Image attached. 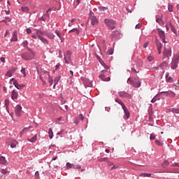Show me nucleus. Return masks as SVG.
Returning a JSON list of instances; mask_svg holds the SVG:
<instances>
[{"instance_id": "obj_36", "label": "nucleus", "mask_w": 179, "mask_h": 179, "mask_svg": "<svg viewBox=\"0 0 179 179\" xmlns=\"http://www.w3.org/2000/svg\"><path fill=\"white\" fill-rule=\"evenodd\" d=\"M72 166H73V164H71L69 162L66 163V167L68 170H69V169H72Z\"/></svg>"}, {"instance_id": "obj_56", "label": "nucleus", "mask_w": 179, "mask_h": 179, "mask_svg": "<svg viewBox=\"0 0 179 179\" xmlns=\"http://www.w3.org/2000/svg\"><path fill=\"white\" fill-rule=\"evenodd\" d=\"M148 45H149V42H146L145 43H144L143 47L144 48H148Z\"/></svg>"}, {"instance_id": "obj_6", "label": "nucleus", "mask_w": 179, "mask_h": 179, "mask_svg": "<svg viewBox=\"0 0 179 179\" xmlns=\"http://www.w3.org/2000/svg\"><path fill=\"white\" fill-rule=\"evenodd\" d=\"M128 82L129 83H130L131 85V86H134V87H141V82L139 81V80L137 79H131L129 78L128 79Z\"/></svg>"}, {"instance_id": "obj_1", "label": "nucleus", "mask_w": 179, "mask_h": 179, "mask_svg": "<svg viewBox=\"0 0 179 179\" xmlns=\"http://www.w3.org/2000/svg\"><path fill=\"white\" fill-rule=\"evenodd\" d=\"M115 101L116 103H118L120 106H122V108H123L124 115V120H128L129 118V111L128 110V108H127V106L124 104V102L120 99V98H116L115 99Z\"/></svg>"}, {"instance_id": "obj_39", "label": "nucleus", "mask_w": 179, "mask_h": 179, "mask_svg": "<svg viewBox=\"0 0 179 179\" xmlns=\"http://www.w3.org/2000/svg\"><path fill=\"white\" fill-rule=\"evenodd\" d=\"M150 141H153V140L156 139V135L155 134H151L150 136Z\"/></svg>"}, {"instance_id": "obj_38", "label": "nucleus", "mask_w": 179, "mask_h": 179, "mask_svg": "<svg viewBox=\"0 0 179 179\" xmlns=\"http://www.w3.org/2000/svg\"><path fill=\"white\" fill-rule=\"evenodd\" d=\"M15 87L17 88V89H18V90H20V89H23V87H24V85H17L16 86H15Z\"/></svg>"}, {"instance_id": "obj_19", "label": "nucleus", "mask_w": 179, "mask_h": 179, "mask_svg": "<svg viewBox=\"0 0 179 179\" xmlns=\"http://www.w3.org/2000/svg\"><path fill=\"white\" fill-rule=\"evenodd\" d=\"M0 164H8V161H6V158L3 156H0Z\"/></svg>"}, {"instance_id": "obj_22", "label": "nucleus", "mask_w": 179, "mask_h": 179, "mask_svg": "<svg viewBox=\"0 0 179 179\" xmlns=\"http://www.w3.org/2000/svg\"><path fill=\"white\" fill-rule=\"evenodd\" d=\"M17 40V31H14L13 34V37L11 38V42L12 41H16Z\"/></svg>"}, {"instance_id": "obj_63", "label": "nucleus", "mask_w": 179, "mask_h": 179, "mask_svg": "<svg viewBox=\"0 0 179 179\" xmlns=\"http://www.w3.org/2000/svg\"><path fill=\"white\" fill-rule=\"evenodd\" d=\"M107 163H108V166H113L114 165V164H113V162H110L108 161H107Z\"/></svg>"}, {"instance_id": "obj_28", "label": "nucleus", "mask_w": 179, "mask_h": 179, "mask_svg": "<svg viewBox=\"0 0 179 179\" xmlns=\"http://www.w3.org/2000/svg\"><path fill=\"white\" fill-rule=\"evenodd\" d=\"M59 79H61V77H59V76H57L55 78V80H54L55 84H54V86H53L54 88L55 87V86L57 85L58 82H59Z\"/></svg>"}, {"instance_id": "obj_57", "label": "nucleus", "mask_w": 179, "mask_h": 179, "mask_svg": "<svg viewBox=\"0 0 179 179\" xmlns=\"http://www.w3.org/2000/svg\"><path fill=\"white\" fill-rule=\"evenodd\" d=\"M16 69H17L15 68V67H13L10 71H11L12 73H13L16 71Z\"/></svg>"}, {"instance_id": "obj_33", "label": "nucleus", "mask_w": 179, "mask_h": 179, "mask_svg": "<svg viewBox=\"0 0 179 179\" xmlns=\"http://www.w3.org/2000/svg\"><path fill=\"white\" fill-rule=\"evenodd\" d=\"M166 66H167V62H162L160 65L159 67L160 68H163L164 69V68H166Z\"/></svg>"}, {"instance_id": "obj_59", "label": "nucleus", "mask_w": 179, "mask_h": 179, "mask_svg": "<svg viewBox=\"0 0 179 179\" xmlns=\"http://www.w3.org/2000/svg\"><path fill=\"white\" fill-rule=\"evenodd\" d=\"M39 31L40 34H41L42 36H45L46 32H44L43 31Z\"/></svg>"}, {"instance_id": "obj_43", "label": "nucleus", "mask_w": 179, "mask_h": 179, "mask_svg": "<svg viewBox=\"0 0 179 179\" xmlns=\"http://www.w3.org/2000/svg\"><path fill=\"white\" fill-rule=\"evenodd\" d=\"M108 159H107V157H105V158H100L99 159V162H108Z\"/></svg>"}, {"instance_id": "obj_61", "label": "nucleus", "mask_w": 179, "mask_h": 179, "mask_svg": "<svg viewBox=\"0 0 179 179\" xmlns=\"http://www.w3.org/2000/svg\"><path fill=\"white\" fill-rule=\"evenodd\" d=\"M31 37H32V38H35V40H36V38H37V35H36V34H32V35H31Z\"/></svg>"}, {"instance_id": "obj_25", "label": "nucleus", "mask_w": 179, "mask_h": 179, "mask_svg": "<svg viewBox=\"0 0 179 179\" xmlns=\"http://www.w3.org/2000/svg\"><path fill=\"white\" fill-rule=\"evenodd\" d=\"M48 135L50 139H52L54 138V132H52V129L50 128L48 131Z\"/></svg>"}, {"instance_id": "obj_21", "label": "nucleus", "mask_w": 179, "mask_h": 179, "mask_svg": "<svg viewBox=\"0 0 179 179\" xmlns=\"http://www.w3.org/2000/svg\"><path fill=\"white\" fill-rule=\"evenodd\" d=\"M21 10L24 13H29V12H30V8H29L28 6H22L21 7Z\"/></svg>"}, {"instance_id": "obj_50", "label": "nucleus", "mask_w": 179, "mask_h": 179, "mask_svg": "<svg viewBox=\"0 0 179 179\" xmlns=\"http://www.w3.org/2000/svg\"><path fill=\"white\" fill-rule=\"evenodd\" d=\"M148 61H149L150 62H152V61H153V57L148 56Z\"/></svg>"}, {"instance_id": "obj_13", "label": "nucleus", "mask_w": 179, "mask_h": 179, "mask_svg": "<svg viewBox=\"0 0 179 179\" xmlns=\"http://www.w3.org/2000/svg\"><path fill=\"white\" fill-rule=\"evenodd\" d=\"M83 120H85V117L83 114H80L78 117L75 118L74 122L78 125V124H79V121H83Z\"/></svg>"}, {"instance_id": "obj_18", "label": "nucleus", "mask_w": 179, "mask_h": 179, "mask_svg": "<svg viewBox=\"0 0 179 179\" xmlns=\"http://www.w3.org/2000/svg\"><path fill=\"white\" fill-rule=\"evenodd\" d=\"M99 78L103 80V82H110L111 78L110 77L106 78V76L104 74L99 75Z\"/></svg>"}, {"instance_id": "obj_53", "label": "nucleus", "mask_w": 179, "mask_h": 179, "mask_svg": "<svg viewBox=\"0 0 179 179\" xmlns=\"http://www.w3.org/2000/svg\"><path fill=\"white\" fill-rule=\"evenodd\" d=\"M142 27V24H138L136 25V29H141Z\"/></svg>"}, {"instance_id": "obj_45", "label": "nucleus", "mask_w": 179, "mask_h": 179, "mask_svg": "<svg viewBox=\"0 0 179 179\" xmlns=\"http://www.w3.org/2000/svg\"><path fill=\"white\" fill-rule=\"evenodd\" d=\"M99 9L101 11L107 10V8H106V7H103V6L99 7Z\"/></svg>"}, {"instance_id": "obj_26", "label": "nucleus", "mask_w": 179, "mask_h": 179, "mask_svg": "<svg viewBox=\"0 0 179 179\" xmlns=\"http://www.w3.org/2000/svg\"><path fill=\"white\" fill-rule=\"evenodd\" d=\"M162 17H163V15H159L157 16L156 22L157 23H162Z\"/></svg>"}, {"instance_id": "obj_29", "label": "nucleus", "mask_w": 179, "mask_h": 179, "mask_svg": "<svg viewBox=\"0 0 179 179\" xmlns=\"http://www.w3.org/2000/svg\"><path fill=\"white\" fill-rule=\"evenodd\" d=\"M29 142H36L37 141V134H36L34 137H32L31 139H28Z\"/></svg>"}, {"instance_id": "obj_47", "label": "nucleus", "mask_w": 179, "mask_h": 179, "mask_svg": "<svg viewBox=\"0 0 179 179\" xmlns=\"http://www.w3.org/2000/svg\"><path fill=\"white\" fill-rule=\"evenodd\" d=\"M72 169H80V166L73 164Z\"/></svg>"}, {"instance_id": "obj_51", "label": "nucleus", "mask_w": 179, "mask_h": 179, "mask_svg": "<svg viewBox=\"0 0 179 179\" xmlns=\"http://www.w3.org/2000/svg\"><path fill=\"white\" fill-rule=\"evenodd\" d=\"M113 50H109L108 51V52H107V54L108 55H113Z\"/></svg>"}, {"instance_id": "obj_12", "label": "nucleus", "mask_w": 179, "mask_h": 179, "mask_svg": "<svg viewBox=\"0 0 179 179\" xmlns=\"http://www.w3.org/2000/svg\"><path fill=\"white\" fill-rule=\"evenodd\" d=\"M162 94H163V92H159L157 94L152 100L151 103H156L158 100H160V97L162 96Z\"/></svg>"}, {"instance_id": "obj_15", "label": "nucleus", "mask_w": 179, "mask_h": 179, "mask_svg": "<svg viewBox=\"0 0 179 179\" xmlns=\"http://www.w3.org/2000/svg\"><path fill=\"white\" fill-rule=\"evenodd\" d=\"M19 97V93L16 90H13L12 94H11V99L13 100H15Z\"/></svg>"}, {"instance_id": "obj_32", "label": "nucleus", "mask_w": 179, "mask_h": 179, "mask_svg": "<svg viewBox=\"0 0 179 179\" xmlns=\"http://www.w3.org/2000/svg\"><path fill=\"white\" fill-rule=\"evenodd\" d=\"M1 174H8V173H9V171H8L7 169H2L1 170Z\"/></svg>"}, {"instance_id": "obj_48", "label": "nucleus", "mask_w": 179, "mask_h": 179, "mask_svg": "<svg viewBox=\"0 0 179 179\" xmlns=\"http://www.w3.org/2000/svg\"><path fill=\"white\" fill-rule=\"evenodd\" d=\"M141 176H144V177H150V176H152V174H150V173H143V174H141Z\"/></svg>"}, {"instance_id": "obj_27", "label": "nucleus", "mask_w": 179, "mask_h": 179, "mask_svg": "<svg viewBox=\"0 0 179 179\" xmlns=\"http://www.w3.org/2000/svg\"><path fill=\"white\" fill-rule=\"evenodd\" d=\"M5 106L8 113H9V100H5Z\"/></svg>"}, {"instance_id": "obj_3", "label": "nucleus", "mask_w": 179, "mask_h": 179, "mask_svg": "<svg viewBox=\"0 0 179 179\" xmlns=\"http://www.w3.org/2000/svg\"><path fill=\"white\" fill-rule=\"evenodd\" d=\"M105 24L109 30H114L115 29V21L110 19H105Z\"/></svg>"}, {"instance_id": "obj_54", "label": "nucleus", "mask_w": 179, "mask_h": 179, "mask_svg": "<svg viewBox=\"0 0 179 179\" xmlns=\"http://www.w3.org/2000/svg\"><path fill=\"white\" fill-rule=\"evenodd\" d=\"M171 30H172L173 33H174V34H177V29H174V27H172Z\"/></svg>"}, {"instance_id": "obj_10", "label": "nucleus", "mask_w": 179, "mask_h": 179, "mask_svg": "<svg viewBox=\"0 0 179 179\" xmlns=\"http://www.w3.org/2000/svg\"><path fill=\"white\" fill-rule=\"evenodd\" d=\"M155 44L157 45V50L158 51V54H162V43L159 41V40L156 39L155 40Z\"/></svg>"}, {"instance_id": "obj_58", "label": "nucleus", "mask_w": 179, "mask_h": 179, "mask_svg": "<svg viewBox=\"0 0 179 179\" xmlns=\"http://www.w3.org/2000/svg\"><path fill=\"white\" fill-rule=\"evenodd\" d=\"M162 93H166V96H170V91H167V92H162Z\"/></svg>"}, {"instance_id": "obj_55", "label": "nucleus", "mask_w": 179, "mask_h": 179, "mask_svg": "<svg viewBox=\"0 0 179 179\" xmlns=\"http://www.w3.org/2000/svg\"><path fill=\"white\" fill-rule=\"evenodd\" d=\"M27 34H31V30L30 29V28L27 29Z\"/></svg>"}, {"instance_id": "obj_23", "label": "nucleus", "mask_w": 179, "mask_h": 179, "mask_svg": "<svg viewBox=\"0 0 179 179\" xmlns=\"http://www.w3.org/2000/svg\"><path fill=\"white\" fill-rule=\"evenodd\" d=\"M16 145H17V141H16V140H12L10 141V146L12 148V149L16 148Z\"/></svg>"}, {"instance_id": "obj_41", "label": "nucleus", "mask_w": 179, "mask_h": 179, "mask_svg": "<svg viewBox=\"0 0 179 179\" xmlns=\"http://www.w3.org/2000/svg\"><path fill=\"white\" fill-rule=\"evenodd\" d=\"M13 74V73H12V71L8 70V72L6 73V76H8L10 78V76H12Z\"/></svg>"}, {"instance_id": "obj_2", "label": "nucleus", "mask_w": 179, "mask_h": 179, "mask_svg": "<svg viewBox=\"0 0 179 179\" xmlns=\"http://www.w3.org/2000/svg\"><path fill=\"white\" fill-rule=\"evenodd\" d=\"M22 59L25 61H30V59H33L34 58V52L33 51L29 50V52L22 53L21 55Z\"/></svg>"}, {"instance_id": "obj_4", "label": "nucleus", "mask_w": 179, "mask_h": 179, "mask_svg": "<svg viewBox=\"0 0 179 179\" xmlns=\"http://www.w3.org/2000/svg\"><path fill=\"white\" fill-rule=\"evenodd\" d=\"M90 17L91 19V23L92 26H96V24H99V20L94 16V13H93V11L90 10Z\"/></svg>"}, {"instance_id": "obj_64", "label": "nucleus", "mask_w": 179, "mask_h": 179, "mask_svg": "<svg viewBox=\"0 0 179 179\" xmlns=\"http://www.w3.org/2000/svg\"><path fill=\"white\" fill-rule=\"evenodd\" d=\"M0 59H1V62L5 63V59L3 57H1Z\"/></svg>"}, {"instance_id": "obj_49", "label": "nucleus", "mask_w": 179, "mask_h": 179, "mask_svg": "<svg viewBox=\"0 0 179 179\" xmlns=\"http://www.w3.org/2000/svg\"><path fill=\"white\" fill-rule=\"evenodd\" d=\"M170 96L171 97H176V93L173 92L172 91H170Z\"/></svg>"}, {"instance_id": "obj_46", "label": "nucleus", "mask_w": 179, "mask_h": 179, "mask_svg": "<svg viewBox=\"0 0 179 179\" xmlns=\"http://www.w3.org/2000/svg\"><path fill=\"white\" fill-rule=\"evenodd\" d=\"M27 44H29V42H27V41H24L22 43L23 47H27Z\"/></svg>"}, {"instance_id": "obj_31", "label": "nucleus", "mask_w": 179, "mask_h": 179, "mask_svg": "<svg viewBox=\"0 0 179 179\" xmlns=\"http://www.w3.org/2000/svg\"><path fill=\"white\" fill-rule=\"evenodd\" d=\"M171 113H175L176 114H179V109L178 108H171L170 109Z\"/></svg>"}, {"instance_id": "obj_62", "label": "nucleus", "mask_w": 179, "mask_h": 179, "mask_svg": "<svg viewBox=\"0 0 179 179\" xmlns=\"http://www.w3.org/2000/svg\"><path fill=\"white\" fill-rule=\"evenodd\" d=\"M19 83H17V80H14L13 82V85L14 86L16 87V85H17Z\"/></svg>"}, {"instance_id": "obj_16", "label": "nucleus", "mask_w": 179, "mask_h": 179, "mask_svg": "<svg viewBox=\"0 0 179 179\" xmlns=\"http://www.w3.org/2000/svg\"><path fill=\"white\" fill-rule=\"evenodd\" d=\"M38 38H39V40H41V41H42V43H43V44H49L50 43L48 42V40H47V38L43 37L41 35H38Z\"/></svg>"}, {"instance_id": "obj_17", "label": "nucleus", "mask_w": 179, "mask_h": 179, "mask_svg": "<svg viewBox=\"0 0 179 179\" xmlns=\"http://www.w3.org/2000/svg\"><path fill=\"white\" fill-rule=\"evenodd\" d=\"M45 36L50 40H54V38H55V35H54L53 33L46 32L45 34Z\"/></svg>"}, {"instance_id": "obj_37", "label": "nucleus", "mask_w": 179, "mask_h": 179, "mask_svg": "<svg viewBox=\"0 0 179 179\" xmlns=\"http://www.w3.org/2000/svg\"><path fill=\"white\" fill-rule=\"evenodd\" d=\"M155 143H156V145H157L158 146H163V143L161 142V141H159V140H155Z\"/></svg>"}, {"instance_id": "obj_42", "label": "nucleus", "mask_w": 179, "mask_h": 179, "mask_svg": "<svg viewBox=\"0 0 179 179\" xmlns=\"http://www.w3.org/2000/svg\"><path fill=\"white\" fill-rule=\"evenodd\" d=\"M21 73H23L24 78V77L26 76V69L22 68V69H21Z\"/></svg>"}, {"instance_id": "obj_8", "label": "nucleus", "mask_w": 179, "mask_h": 179, "mask_svg": "<svg viewBox=\"0 0 179 179\" xmlns=\"http://www.w3.org/2000/svg\"><path fill=\"white\" fill-rule=\"evenodd\" d=\"M164 58H169V57H171V48L170 46L164 47Z\"/></svg>"}, {"instance_id": "obj_30", "label": "nucleus", "mask_w": 179, "mask_h": 179, "mask_svg": "<svg viewBox=\"0 0 179 179\" xmlns=\"http://www.w3.org/2000/svg\"><path fill=\"white\" fill-rule=\"evenodd\" d=\"M166 82L169 83H171V82H173V78L169 76V75H166Z\"/></svg>"}, {"instance_id": "obj_60", "label": "nucleus", "mask_w": 179, "mask_h": 179, "mask_svg": "<svg viewBox=\"0 0 179 179\" xmlns=\"http://www.w3.org/2000/svg\"><path fill=\"white\" fill-rule=\"evenodd\" d=\"M64 108H65V109H63V111H65V112H66V111H68V106H64Z\"/></svg>"}, {"instance_id": "obj_24", "label": "nucleus", "mask_w": 179, "mask_h": 179, "mask_svg": "<svg viewBox=\"0 0 179 179\" xmlns=\"http://www.w3.org/2000/svg\"><path fill=\"white\" fill-rule=\"evenodd\" d=\"M169 164H170V163L169 162V161L165 160V161H164V162L162 164V166L163 169H166V167H169Z\"/></svg>"}, {"instance_id": "obj_40", "label": "nucleus", "mask_w": 179, "mask_h": 179, "mask_svg": "<svg viewBox=\"0 0 179 179\" xmlns=\"http://www.w3.org/2000/svg\"><path fill=\"white\" fill-rule=\"evenodd\" d=\"M55 34H57V37H59V38H61V37H62V34H61V32H59V31H58V30L55 31Z\"/></svg>"}, {"instance_id": "obj_5", "label": "nucleus", "mask_w": 179, "mask_h": 179, "mask_svg": "<svg viewBox=\"0 0 179 179\" xmlns=\"http://www.w3.org/2000/svg\"><path fill=\"white\" fill-rule=\"evenodd\" d=\"M179 56L176 55L173 57L171 62V69H176L178 66Z\"/></svg>"}, {"instance_id": "obj_20", "label": "nucleus", "mask_w": 179, "mask_h": 179, "mask_svg": "<svg viewBox=\"0 0 179 179\" xmlns=\"http://www.w3.org/2000/svg\"><path fill=\"white\" fill-rule=\"evenodd\" d=\"M31 129V127L24 128L22 131L20 133V136H23V135H24V132H29V131H30Z\"/></svg>"}, {"instance_id": "obj_35", "label": "nucleus", "mask_w": 179, "mask_h": 179, "mask_svg": "<svg viewBox=\"0 0 179 179\" xmlns=\"http://www.w3.org/2000/svg\"><path fill=\"white\" fill-rule=\"evenodd\" d=\"M173 8H174V7L173 6V5L169 4V5H168V10H169V12H173Z\"/></svg>"}, {"instance_id": "obj_34", "label": "nucleus", "mask_w": 179, "mask_h": 179, "mask_svg": "<svg viewBox=\"0 0 179 179\" xmlns=\"http://www.w3.org/2000/svg\"><path fill=\"white\" fill-rule=\"evenodd\" d=\"M73 32L78 34L79 30H78V29H76V28H73V29L69 31V33H73Z\"/></svg>"}, {"instance_id": "obj_7", "label": "nucleus", "mask_w": 179, "mask_h": 179, "mask_svg": "<svg viewBox=\"0 0 179 179\" xmlns=\"http://www.w3.org/2000/svg\"><path fill=\"white\" fill-rule=\"evenodd\" d=\"M71 55H72V52L69 50H67L64 54V61L65 64H71L72 61H71Z\"/></svg>"}, {"instance_id": "obj_11", "label": "nucleus", "mask_w": 179, "mask_h": 179, "mask_svg": "<svg viewBox=\"0 0 179 179\" xmlns=\"http://www.w3.org/2000/svg\"><path fill=\"white\" fill-rule=\"evenodd\" d=\"M159 36L162 38L163 43H166V35L164 34V31L162 30H158Z\"/></svg>"}, {"instance_id": "obj_14", "label": "nucleus", "mask_w": 179, "mask_h": 179, "mask_svg": "<svg viewBox=\"0 0 179 179\" xmlns=\"http://www.w3.org/2000/svg\"><path fill=\"white\" fill-rule=\"evenodd\" d=\"M119 95L120 97L126 98V99H131V94L125 92H119Z\"/></svg>"}, {"instance_id": "obj_44", "label": "nucleus", "mask_w": 179, "mask_h": 179, "mask_svg": "<svg viewBox=\"0 0 179 179\" xmlns=\"http://www.w3.org/2000/svg\"><path fill=\"white\" fill-rule=\"evenodd\" d=\"M48 82H49L50 86L52 85L53 80H52V78H51V76H49Z\"/></svg>"}, {"instance_id": "obj_52", "label": "nucleus", "mask_w": 179, "mask_h": 179, "mask_svg": "<svg viewBox=\"0 0 179 179\" xmlns=\"http://www.w3.org/2000/svg\"><path fill=\"white\" fill-rule=\"evenodd\" d=\"M172 167H179V163H173L171 165Z\"/></svg>"}, {"instance_id": "obj_9", "label": "nucleus", "mask_w": 179, "mask_h": 179, "mask_svg": "<svg viewBox=\"0 0 179 179\" xmlns=\"http://www.w3.org/2000/svg\"><path fill=\"white\" fill-rule=\"evenodd\" d=\"M15 113L17 117H22V106L20 105L16 106Z\"/></svg>"}]
</instances>
